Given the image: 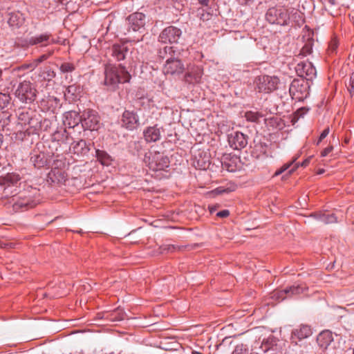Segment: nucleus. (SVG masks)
<instances>
[{
  "label": "nucleus",
  "instance_id": "f257e3e1",
  "mask_svg": "<svg viewBox=\"0 0 354 354\" xmlns=\"http://www.w3.org/2000/svg\"><path fill=\"white\" fill-rule=\"evenodd\" d=\"M131 75L121 64H107L104 68V84L115 89L119 84L129 82Z\"/></svg>",
  "mask_w": 354,
  "mask_h": 354
},
{
  "label": "nucleus",
  "instance_id": "f03ea898",
  "mask_svg": "<svg viewBox=\"0 0 354 354\" xmlns=\"http://www.w3.org/2000/svg\"><path fill=\"white\" fill-rule=\"evenodd\" d=\"M19 180L20 176L17 174H8L4 177L3 190L0 198L1 204L9 206L10 199L20 194L18 187Z\"/></svg>",
  "mask_w": 354,
  "mask_h": 354
},
{
  "label": "nucleus",
  "instance_id": "7ed1b4c3",
  "mask_svg": "<svg viewBox=\"0 0 354 354\" xmlns=\"http://www.w3.org/2000/svg\"><path fill=\"white\" fill-rule=\"evenodd\" d=\"M33 192L32 194L27 192H20L18 196L10 199L9 206H11L15 212H24L33 208L39 203V199L35 196L37 191L35 189Z\"/></svg>",
  "mask_w": 354,
  "mask_h": 354
},
{
  "label": "nucleus",
  "instance_id": "20e7f679",
  "mask_svg": "<svg viewBox=\"0 0 354 354\" xmlns=\"http://www.w3.org/2000/svg\"><path fill=\"white\" fill-rule=\"evenodd\" d=\"M37 91L33 83L28 80L20 82L15 91V97L21 103L31 104L37 97Z\"/></svg>",
  "mask_w": 354,
  "mask_h": 354
},
{
  "label": "nucleus",
  "instance_id": "39448f33",
  "mask_svg": "<svg viewBox=\"0 0 354 354\" xmlns=\"http://www.w3.org/2000/svg\"><path fill=\"white\" fill-rule=\"evenodd\" d=\"M144 162L149 169L154 171H165L169 166V158L158 151H149L146 153Z\"/></svg>",
  "mask_w": 354,
  "mask_h": 354
},
{
  "label": "nucleus",
  "instance_id": "423d86ee",
  "mask_svg": "<svg viewBox=\"0 0 354 354\" xmlns=\"http://www.w3.org/2000/svg\"><path fill=\"white\" fill-rule=\"evenodd\" d=\"M310 82L304 79H295L289 88L292 98L297 101H303L310 95Z\"/></svg>",
  "mask_w": 354,
  "mask_h": 354
},
{
  "label": "nucleus",
  "instance_id": "0eeeda50",
  "mask_svg": "<svg viewBox=\"0 0 354 354\" xmlns=\"http://www.w3.org/2000/svg\"><path fill=\"white\" fill-rule=\"evenodd\" d=\"M266 19L271 24L286 26L290 21L289 10L283 7H272L266 13Z\"/></svg>",
  "mask_w": 354,
  "mask_h": 354
},
{
  "label": "nucleus",
  "instance_id": "6e6552de",
  "mask_svg": "<svg viewBox=\"0 0 354 354\" xmlns=\"http://www.w3.org/2000/svg\"><path fill=\"white\" fill-rule=\"evenodd\" d=\"M279 83V80L277 77L269 75L259 76L256 81L258 91L266 93L275 91L278 87Z\"/></svg>",
  "mask_w": 354,
  "mask_h": 354
},
{
  "label": "nucleus",
  "instance_id": "1a4fd4ad",
  "mask_svg": "<svg viewBox=\"0 0 354 354\" xmlns=\"http://www.w3.org/2000/svg\"><path fill=\"white\" fill-rule=\"evenodd\" d=\"M81 124L84 129L90 131L97 130L100 127V116L94 110H85L82 114Z\"/></svg>",
  "mask_w": 354,
  "mask_h": 354
},
{
  "label": "nucleus",
  "instance_id": "9d476101",
  "mask_svg": "<svg viewBox=\"0 0 354 354\" xmlns=\"http://www.w3.org/2000/svg\"><path fill=\"white\" fill-rule=\"evenodd\" d=\"M181 35L182 31L180 28L170 26L160 32L158 40L164 44H174L178 42Z\"/></svg>",
  "mask_w": 354,
  "mask_h": 354
},
{
  "label": "nucleus",
  "instance_id": "9b49d317",
  "mask_svg": "<svg viewBox=\"0 0 354 354\" xmlns=\"http://www.w3.org/2000/svg\"><path fill=\"white\" fill-rule=\"evenodd\" d=\"M295 71L298 76L309 82L312 81L317 74L316 69L313 64L308 61L298 63L295 67Z\"/></svg>",
  "mask_w": 354,
  "mask_h": 354
},
{
  "label": "nucleus",
  "instance_id": "f8f14e48",
  "mask_svg": "<svg viewBox=\"0 0 354 354\" xmlns=\"http://www.w3.org/2000/svg\"><path fill=\"white\" fill-rule=\"evenodd\" d=\"M185 70V66L183 62L174 56L167 59L163 67V73L166 75H178Z\"/></svg>",
  "mask_w": 354,
  "mask_h": 354
},
{
  "label": "nucleus",
  "instance_id": "ddd939ff",
  "mask_svg": "<svg viewBox=\"0 0 354 354\" xmlns=\"http://www.w3.org/2000/svg\"><path fill=\"white\" fill-rule=\"evenodd\" d=\"M227 140L230 147L235 150L241 149L248 145L246 136L239 131H234L228 134Z\"/></svg>",
  "mask_w": 354,
  "mask_h": 354
},
{
  "label": "nucleus",
  "instance_id": "4468645a",
  "mask_svg": "<svg viewBox=\"0 0 354 354\" xmlns=\"http://www.w3.org/2000/svg\"><path fill=\"white\" fill-rule=\"evenodd\" d=\"M27 42L30 46L40 45L42 47L56 43L51 33L46 32L29 37Z\"/></svg>",
  "mask_w": 354,
  "mask_h": 354
},
{
  "label": "nucleus",
  "instance_id": "2eb2a0df",
  "mask_svg": "<svg viewBox=\"0 0 354 354\" xmlns=\"http://www.w3.org/2000/svg\"><path fill=\"white\" fill-rule=\"evenodd\" d=\"M121 124L125 129L128 130H133L139 124L138 115L133 111L126 110L122 113Z\"/></svg>",
  "mask_w": 354,
  "mask_h": 354
},
{
  "label": "nucleus",
  "instance_id": "dca6fc26",
  "mask_svg": "<svg viewBox=\"0 0 354 354\" xmlns=\"http://www.w3.org/2000/svg\"><path fill=\"white\" fill-rule=\"evenodd\" d=\"M129 30L134 32L144 29L145 24V15L142 12H135L130 15L127 19Z\"/></svg>",
  "mask_w": 354,
  "mask_h": 354
},
{
  "label": "nucleus",
  "instance_id": "f3484780",
  "mask_svg": "<svg viewBox=\"0 0 354 354\" xmlns=\"http://www.w3.org/2000/svg\"><path fill=\"white\" fill-rule=\"evenodd\" d=\"M82 122V115L75 111L66 112L63 117V123L68 128H74Z\"/></svg>",
  "mask_w": 354,
  "mask_h": 354
},
{
  "label": "nucleus",
  "instance_id": "a211bd4d",
  "mask_svg": "<svg viewBox=\"0 0 354 354\" xmlns=\"http://www.w3.org/2000/svg\"><path fill=\"white\" fill-rule=\"evenodd\" d=\"M304 288L300 286H292L288 288L274 292V297L278 300H283L293 295H299L304 292Z\"/></svg>",
  "mask_w": 354,
  "mask_h": 354
},
{
  "label": "nucleus",
  "instance_id": "6ab92c4d",
  "mask_svg": "<svg viewBox=\"0 0 354 354\" xmlns=\"http://www.w3.org/2000/svg\"><path fill=\"white\" fill-rule=\"evenodd\" d=\"M333 342V336L330 330H324L321 332L317 337V342L321 349L326 350Z\"/></svg>",
  "mask_w": 354,
  "mask_h": 354
},
{
  "label": "nucleus",
  "instance_id": "aec40b11",
  "mask_svg": "<svg viewBox=\"0 0 354 354\" xmlns=\"http://www.w3.org/2000/svg\"><path fill=\"white\" fill-rule=\"evenodd\" d=\"M70 150L79 156H84L89 152L90 147L84 140H80L71 145Z\"/></svg>",
  "mask_w": 354,
  "mask_h": 354
},
{
  "label": "nucleus",
  "instance_id": "412c9836",
  "mask_svg": "<svg viewBox=\"0 0 354 354\" xmlns=\"http://www.w3.org/2000/svg\"><path fill=\"white\" fill-rule=\"evenodd\" d=\"M66 175L62 169L54 168L48 174V181L54 184H62L65 182Z\"/></svg>",
  "mask_w": 354,
  "mask_h": 354
},
{
  "label": "nucleus",
  "instance_id": "4be33fe9",
  "mask_svg": "<svg viewBox=\"0 0 354 354\" xmlns=\"http://www.w3.org/2000/svg\"><path fill=\"white\" fill-rule=\"evenodd\" d=\"M203 70L198 67L192 68L185 76V80L189 84L199 83L203 75Z\"/></svg>",
  "mask_w": 354,
  "mask_h": 354
},
{
  "label": "nucleus",
  "instance_id": "5701e85b",
  "mask_svg": "<svg viewBox=\"0 0 354 354\" xmlns=\"http://www.w3.org/2000/svg\"><path fill=\"white\" fill-rule=\"evenodd\" d=\"M312 335L311 328L308 325H301L299 328H295L292 331L291 337L297 338L301 340L310 337Z\"/></svg>",
  "mask_w": 354,
  "mask_h": 354
},
{
  "label": "nucleus",
  "instance_id": "b1692460",
  "mask_svg": "<svg viewBox=\"0 0 354 354\" xmlns=\"http://www.w3.org/2000/svg\"><path fill=\"white\" fill-rule=\"evenodd\" d=\"M30 161L37 168H41L47 164L46 155L43 152L34 151L31 153Z\"/></svg>",
  "mask_w": 354,
  "mask_h": 354
},
{
  "label": "nucleus",
  "instance_id": "393cba45",
  "mask_svg": "<svg viewBox=\"0 0 354 354\" xmlns=\"http://www.w3.org/2000/svg\"><path fill=\"white\" fill-rule=\"evenodd\" d=\"M143 134L147 142H156L160 138V129L156 126L147 127Z\"/></svg>",
  "mask_w": 354,
  "mask_h": 354
},
{
  "label": "nucleus",
  "instance_id": "a878e982",
  "mask_svg": "<svg viewBox=\"0 0 354 354\" xmlns=\"http://www.w3.org/2000/svg\"><path fill=\"white\" fill-rule=\"evenodd\" d=\"M110 51L117 61H121L125 58L128 48L124 44H114Z\"/></svg>",
  "mask_w": 354,
  "mask_h": 354
},
{
  "label": "nucleus",
  "instance_id": "bb28decb",
  "mask_svg": "<svg viewBox=\"0 0 354 354\" xmlns=\"http://www.w3.org/2000/svg\"><path fill=\"white\" fill-rule=\"evenodd\" d=\"M310 217L324 224L334 223L337 222V218L334 214H326V212H316L312 214Z\"/></svg>",
  "mask_w": 354,
  "mask_h": 354
},
{
  "label": "nucleus",
  "instance_id": "cd10ccee",
  "mask_svg": "<svg viewBox=\"0 0 354 354\" xmlns=\"http://www.w3.org/2000/svg\"><path fill=\"white\" fill-rule=\"evenodd\" d=\"M24 21V17L19 11L8 13V24L10 26L19 28L23 24Z\"/></svg>",
  "mask_w": 354,
  "mask_h": 354
},
{
  "label": "nucleus",
  "instance_id": "c85d7f7f",
  "mask_svg": "<svg viewBox=\"0 0 354 354\" xmlns=\"http://www.w3.org/2000/svg\"><path fill=\"white\" fill-rule=\"evenodd\" d=\"M95 156L97 160L103 165H109L112 161V158L106 151L96 149Z\"/></svg>",
  "mask_w": 354,
  "mask_h": 354
},
{
  "label": "nucleus",
  "instance_id": "c756f323",
  "mask_svg": "<svg viewBox=\"0 0 354 354\" xmlns=\"http://www.w3.org/2000/svg\"><path fill=\"white\" fill-rule=\"evenodd\" d=\"M236 185L234 183H229L225 186H219L214 189L213 192L216 194H228L235 191Z\"/></svg>",
  "mask_w": 354,
  "mask_h": 354
},
{
  "label": "nucleus",
  "instance_id": "7c9ffc66",
  "mask_svg": "<svg viewBox=\"0 0 354 354\" xmlns=\"http://www.w3.org/2000/svg\"><path fill=\"white\" fill-rule=\"evenodd\" d=\"M39 76L42 80L50 82L55 77V73L49 66H46L41 70Z\"/></svg>",
  "mask_w": 354,
  "mask_h": 354
},
{
  "label": "nucleus",
  "instance_id": "2f4dec72",
  "mask_svg": "<svg viewBox=\"0 0 354 354\" xmlns=\"http://www.w3.org/2000/svg\"><path fill=\"white\" fill-rule=\"evenodd\" d=\"M11 104V97L8 93L0 92V110L8 109Z\"/></svg>",
  "mask_w": 354,
  "mask_h": 354
},
{
  "label": "nucleus",
  "instance_id": "473e14b6",
  "mask_svg": "<svg viewBox=\"0 0 354 354\" xmlns=\"http://www.w3.org/2000/svg\"><path fill=\"white\" fill-rule=\"evenodd\" d=\"M68 133L66 129H61L55 131L53 135L52 138L53 140L57 142H65L68 140Z\"/></svg>",
  "mask_w": 354,
  "mask_h": 354
},
{
  "label": "nucleus",
  "instance_id": "72a5a7b5",
  "mask_svg": "<svg viewBox=\"0 0 354 354\" xmlns=\"http://www.w3.org/2000/svg\"><path fill=\"white\" fill-rule=\"evenodd\" d=\"M175 55V50L172 46H165L163 48H160L158 50V57L160 58L167 59L169 57Z\"/></svg>",
  "mask_w": 354,
  "mask_h": 354
},
{
  "label": "nucleus",
  "instance_id": "f704fd0d",
  "mask_svg": "<svg viewBox=\"0 0 354 354\" xmlns=\"http://www.w3.org/2000/svg\"><path fill=\"white\" fill-rule=\"evenodd\" d=\"M290 15V20L292 19L297 24L300 25L304 23V16L303 14L295 9H292L289 11Z\"/></svg>",
  "mask_w": 354,
  "mask_h": 354
},
{
  "label": "nucleus",
  "instance_id": "c9c22d12",
  "mask_svg": "<svg viewBox=\"0 0 354 354\" xmlns=\"http://www.w3.org/2000/svg\"><path fill=\"white\" fill-rule=\"evenodd\" d=\"M313 41L312 40L307 41L301 50V53L299 55L303 57H306L310 55L313 51Z\"/></svg>",
  "mask_w": 354,
  "mask_h": 354
},
{
  "label": "nucleus",
  "instance_id": "e433bc0d",
  "mask_svg": "<svg viewBox=\"0 0 354 354\" xmlns=\"http://www.w3.org/2000/svg\"><path fill=\"white\" fill-rule=\"evenodd\" d=\"M59 70L62 73H72L75 70V66L71 62H64L60 65Z\"/></svg>",
  "mask_w": 354,
  "mask_h": 354
},
{
  "label": "nucleus",
  "instance_id": "4c0bfd02",
  "mask_svg": "<svg viewBox=\"0 0 354 354\" xmlns=\"http://www.w3.org/2000/svg\"><path fill=\"white\" fill-rule=\"evenodd\" d=\"M245 117L248 121L254 122H257L262 117V115L258 112L247 111Z\"/></svg>",
  "mask_w": 354,
  "mask_h": 354
},
{
  "label": "nucleus",
  "instance_id": "58836bf2",
  "mask_svg": "<svg viewBox=\"0 0 354 354\" xmlns=\"http://www.w3.org/2000/svg\"><path fill=\"white\" fill-rule=\"evenodd\" d=\"M53 54V51L49 52L47 54H44L41 56H39L38 58L34 59L31 62V67L32 68H36L40 63L43 62L44 61L46 60L50 56Z\"/></svg>",
  "mask_w": 354,
  "mask_h": 354
},
{
  "label": "nucleus",
  "instance_id": "ea45409f",
  "mask_svg": "<svg viewBox=\"0 0 354 354\" xmlns=\"http://www.w3.org/2000/svg\"><path fill=\"white\" fill-rule=\"evenodd\" d=\"M297 159V157L294 158L291 162L284 164L281 168H279L274 172V176H278L282 173H283L285 171L288 169Z\"/></svg>",
  "mask_w": 354,
  "mask_h": 354
},
{
  "label": "nucleus",
  "instance_id": "a19ab883",
  "mask_svg": "<svg viewBox=\"0 0 354 354\" xmlns=\"http://www.w3.org/2000/svg\"><path fill=\"white\" fill-rule=\"evenodd\" d=\"M336 0H324L323 5L326 9H331L333 7L337 6Z\"/></svg>",
  "mask_w": 354,
  "mask_h": 354
},
{
  "label": "nucleus",
  "instance_id": "79ce46f5",
  "mask_svg": "<svg viewBox=\"0 0 354 354\" xmlns=\"http://www.w3.org/2000/svg\"><path fill=\"white\" fill-rule=\"evenodd\" d=\"M338 47V41L336 39H333L328 45V50L330 53H334L336 51Z\"/></svg>",
  "mask_w": 354,
  "mask_h": 354
},
{
  "label": "nucleus",
  "instance_id": "37998d69",
  "mask_svg": "<svg viewBox=\"0 0 354 354\" xmlns=\"http://www.w3.org/2000/svg\"><path fill=\"white\" fill-rule=\"evenodd\" d=\"M330 132V129L329 128H326L322 132V133L320 134L319 137V139L317 140V142H316V145H319V143L322 142V140H324L329 133Z\"/></svg>",
  "mask_w": 354,
  "mask_h": 354
},
{
  "label": "nucleus",
  "instance_id": "c03bdc74",
  "mask_svg": "<svg viewBox=\"0 0 354 354\" xmlns=\"http://www.w3.org/2000/svg\"><path fill=\"white\" fill-rule=\"evenodd\" d=\"M308 111H309L308 108L301 107V108L297 109V111L295 113V115L298 118H301V117H304V115H306Z\"/></svg>",
  "mask_w": 354,
  "mask_h": 354
},
{
  "label": "nucleus",
  "instance_id": "a18cd8bd",
  "mask_svg": "<svg viewBox=\"0 0 354 354\" xmlns=\"http://www.w3.org/2000/svg\"><path fill=\"white\" fill-rule=\"evenodd\" d=\"M230 215L228 209H223L216 213V216L220 218H226Z\"/></svg>",
  "mask_w": 354,
  "mask_h": 354
},
{
  "label": "nucleus",
  "instance_id": "49530a36",
  "mask_svg": "<svg viewBox=\"0 0 354 354\" xmlns=\"http://www.w3.org/2000/svg\"><path fill=\"white\" fill-rule=\"evenodd\" d=\"M333 149V146H329L326 148H325L324 149H323L321 152V156L322 157H325L329 153H330Z\"/></svg>",
  "mask_w": 354,
  "mask_h": 354
},
{
  "label": "nucleus",
  "instance_id": "de8ad7c7",
  "mask_svg": "<svg viewBox=\"0 0 354 354\" xmlns=\"http://www.w3.org/2000/svg\"><path fill=\"white\" fill-rule=\"evenodd\" d=\"M232 354H246V351H243L242 346H237L232 352Z\"/></svg>",
  "mask_w": 354,
  "mask_h": 354
},
{
  "label": "nucleus",
  "instance_id": "09e8293b",
  "mask_svg": "<svg viewBox=\"0 0 354 354\" xmlns=\"http://www.w3.org/2000/svg\"><path fill=\"white\" fill-rule=\"evenodd\" d=\"M174 249H175V246L173 245H165V246L162 247V251L170 252V251H173Z\"/></svg>",
  "mask_w": 354,
  "mask_h": 354
},
{
  "label": "nucleus",
  "instance_id": "8fccbe9b",
  "mask_svg": "<svg viewBox=\"0 0 354 354\" xmlns=\"http://www.w3.org/2000/svg\"><path fill=\"white\" fill-rule=\"evenodd\" d=\"M21 68L22 69H28L30 71H32L33 69H35V68H32L31 67V62L30 64H24L21 66Z\"/></svg>",
  "mask_w": 354,
  "mask_h": 354
},
{
  "label": "nucleus",
  "instance_id": "3c124183",
  "mask_svg": "<svg viewBox=\"0 0 354 354\" xmlns=\"http://www.w3.org/2000/svg\"><path fill=\"white\" fill-rule=\"evenodd\" d=\"M202 6H208L211 0H198Z\"/></svg>",
  "mask_w": 354,
  "mask_h": 354
},
{
  "label": "nucleus",
  "instance_id": "603ef678",
  "mask_svg": "<svg viewBox=\"0 0 354 354\" xmlns=\"http://www.w3.org/2000/svg\"><path fill=\"white\" fill-rule=\"evenodd\" d=\"M349 86L354 87V72L352 73L350 75Z\"/></svg>",
  "mask_w": 354,
  "mask_h": 354
},
{
  "label": "nucleus",
  "instance_id": "864d4df0",
  "mask_svg": "<svg viewBox=\"0 0 354 354\" xmlns=\"http://www.w3.org/2000/svg\"><path fill=\"white\" fill-rule=\"evenodd\" d=\"M310 159H311V156H310L309 158H306L305 160H304L301 162V166L306 167L309 164Z\"/></svg>",
  "mask_w": 354,
  "mask_h": 354
},
{
  "label": "nucleus",
  "instance_id": "5fc2aeb1",
  "mask_svg": "<svg viewBox=\"0 0 354 354\" xmlns=\"http://www.w3.org/2000/svg\"><path fill=\"white\" fill-rule=\"evenodd\" d=\"M224 165L228 171H234V169L233 167H231V165L230 164L225 162Z\"/></svg>",
  "mask_w": 354,
  "mask_h": 354
},
{
  "label": "nucleus",
  "instance_id": "6e6d98bb",
  "mask_svg": "<svg viewBox=\"0 0 354 354\" xmlns=\"http://www.w3.org/2000/svg\"><path fill=\"white\" fill-rule=\"evenodd\" d=\"M348 91L350 95L351 96H353L354 94V87H353L352 86H349L348 88Z\"/></svg>",
  "mask_w": 354,
  "mask_h": 354
},
{
  "label": "nucleus",
  "instance_id": "4d7b16f0",
  "mask_svg": "<svg viewBox=\"0 0 354 354\" xmlns=\"http://www.w3.org/2000/svg\"><path fill=\"white\" fill-rule=\"evenodd\" d=\"M209 210L211 214H213L216 210V206H209Z\"/></svg>",
  "mask_w": 354,
  "mask_h": 354
},
{
  "label": "nucleus",
  "instance_id": "13d9d810",
  "mask_svg": "<svg viewBox=\"0 0 354 354\" xmlns=\"http://www.w3.org/2000/svg\"><path fill=\"white\" fill-rule=\"evenodd\" d=\"M297 167H298V165H297V166H296V167H295L293 169H292L291 170H290V171H288V174H291L292 172H293V171H294V170H295V169H297Z\"/></svg>",
  "mask_w": 354,
  "mask_h": 354
},
{
  "label": "nucleus",
  "instance_id": "bf43d9fd",
  "mask_svg": "<svg viewBox=\"0 0 354 354\" xmlns=\"http://www.w3.org/2000/svg\"><path fill=\"white\" fill-rule=\"evenodd\" d=\"M192 354H202V353L198 351H194L192 352Z\"/></svg>",
  "mask_w": 354,
  "mask_h": 354
},
{
  "label": "nucleus",
  "instance_id": "052dcab7",
  "mask_svg": "<svg viewBox=\"0 0 354 354\" xmlns=\"http://www.w3.org/2000/svg\"><path fill=\"white\" fill-rule=\"evenodd\" d=\"M2 73H3V71L1 69H0V80L1 79Z\"/></svg>",
  "mask_w": 354,
  "mask_h": 354
},
{
  "label": "nucleus",
  "instance_id": "680f3d73",
  "mask_svg": "<svg viewBox=\"0 0 354 354\" xmlns=\"http://www.w3.org/2000/svg\"><path fill=\"white\" fill-rule=\"evenodd\" d=\"M261 147L263 148L262 146H261ZM263 151V153H265V151H266L264 150V149H263V151Z\"/></svg>",
  "mask_w": 354,
  "mask_h": 354
},
{
  "label": "nucleus",
  "instance_id": "e2e57ef3",
  "mask_svg": "<svg viewBox=\"0 0 354 354\" xmlns=\"http://www.w3.org/2000/svg\"><path fill=\"white\" fill-rule=\"evenodd\" d=\"M323 172H324V171H323V170H321V171L319 172V174H322Z\"/></svg>",
  "mask_w": 354,
  "mask_h": 354
},
{
  "label": "nucleus",
  "instance_id": "0e129e2a",
  "mask_svg": "<svg viewBox=\"0 0 354 354\" xmlns=\"http://www.w3.org/2000/svg\"><path fill=\"white\" fill-rule=\"evenodd\" d=\"M250 354H258V353H250Z\"/></svg>",
  "mask_w": 354,
  "mask_h": 354
},
{
  "label": "nucleus",
  "instance_id": "69168bd1",
  "mask_svg": "<svg viewBox=\"0 0 354 354\" xmlns=\"http://www.w3.org/2000/svg\"><path fill=\"white\" fill-rule=\"evenodd\" d=\"M353 354H354V348H353Z\"/></svg>",
  "mask_w": 354,
  "mask_h": 354
}]
</instances>
